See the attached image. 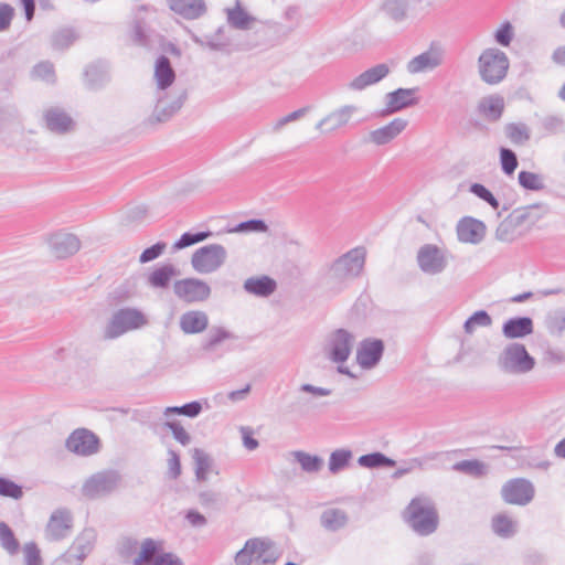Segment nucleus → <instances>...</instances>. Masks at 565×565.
Listing matches in <instances>:
<instances>
[{
	"label": "nucleus",
	"mask_w": 565,
	"mask_h": 565,
	"mask_svg": "<svg viewBox=\"0 0 565 565\" xmlns=\"http://www.w3.org/2000/svg\"><path fill=\"white\" fill-rule=\"evenodd\" d=\"M541 217L537 204L518 207L500 222L495 230V238L505 243L513 242Z\"/></svg>",
	"instance_id": "nucleus-1"
},
{
	"label": "nucleus",
	"mask_w": 565,
	"mask_h": 565,
	"mask_svg": "<svg viewBox=\"0 0 565 565\" xmlns=\"http://www.w3.org/2000/svg\"><path fill=\"white\" fill-rule=\"evenodd\" d=\"M280 553L276 544L263 537H253L235 554V565H275Z\"/></svg>",
	"instance_id": "nucleus-2"
},
{
	"label": "nucleus",
	"mask_w": 565,
	"mask_h": 565,
	"mask_svg": "<svg viewBox=\"0 0 565 565\" xmlns=\"http://www.w3.org/2000/svg\"><path fill=\"white\" fill-rule=\"evenodd\" d=\"M366 250L355 247L337 258L328 269V282L338 286L359 277L364 268Z\"/></svg>",
	"instance_id": "nucleus-3"
},
{
	"label": "nucleus",
	"mask_w": 565,
	"mask_h": 565,
	"mask_svg": "<svg viewBox=\"0 0 565 565\" xmlns=\"http://www.w3.org/2000/svg\"><path fill=\"white\" fill-rule=\"evenodd\" d=\"M405 519L409 526L420 535L431 534L438 525L435 504L427 497L414 498L406 509Z\"/></svg>",
	"instance_id": "nucleus-4"
},
{
	"label": "nucleus",
	"mask_w": 565,
	"mask_h": 565,
	"mask_svg": "<svg viewBox=\"0 0 565 565\" xmlns=\"http://www.w3.org/2000/svg\"><path fill=\"white\" fill-rule=\"evenodd\" d=\"M355 344V337L351 332L345 329H337L328 334L326 339V343L323 347V352L326 356L334 362L340 364L338 366V372L341 374H345L352 379H355L356 375L350 372L347 366H343L344 363Z\"/></svg>",
	"instance_id": "nucleus-5"
},
{
	"label": "nucleus",
	"mask_w": 565,
	"mask_h": 565,
	"mask_svg": "<svg viewBox=\"0 0 565 565\" xmlns=\"http://www.w3.org/2000/svg\"><path fill=\"white\" fill-rule=\"evenodd\" d=\"M121 475L113 469L102 470L86 478L81 487L82 495L87 500H99L111 495L121 484Z\"/></svg>",
	"instance_id": "nucleus-6"
},
{
	"label": "nucleus",
	"mask_w": 565,
	"mask_h": 565,
	"mask_svg": "<svg viewBox=\"0 0 565 565\" xmlns=\"http://www.w3.org/2000/svg\"><path fill=\"white\" fill-rule=\"evenodd\" d=\"M535 366V359L518 342L508 344L498 356V367L508 375H523Z\"/></svg>",
	"instance_id": "nucleus-7"
},
{
	"label": "nucleus",
	"mask_w": 565,
	"mask_h": 565,
	"mask_svg": "<svg viewBox=\"0 0 565 565\" xmlns=\"http://www.w3.org/2000/svg\"><path fill=\"white\" fill-rule=\"evenodd\" d=\"M510 66L507 54L497 47H489L481 52L478 58V71L481 79L495 85L503 81Z\"/></svg>",
	"instance_id": "nucleus-8"
},
{
	"label": "nucleus",
	"mask_w": 565,
	"mask_h": 565,
	"mask_svg": "<svg viewBox=\"0 0 565 565\" xmlns=\"http://www.w3.org/2000/svg\"><path fill=\"white\" fill-rule=\"evenodd\" d=\"M450 262V254L444 244L426 243L416 253V263L422 273L429 276L440 275Z\"/></svg>",
	"instance_id": "nucleus-9"
},
{
	"label": "nucleus",
	"mask_w": 565,
	"mask_h": 565,
	"mask_svg": "<svg viewBox=\"0 0 565 565\" xmlns=\"http://www.w3.org/2000/svg\"><path fill=\"white\" fill-rule=\"evenodd\" d=\"M147 323L143 313L137 309L126 308L116 311L104 331L105 339H116L128 331L139 329Z\"/></svg>",
	"instance_id": "nucleus-10"
},
{
	"label": "nucleus",
	"mask_w": 565,
	"mask_h": 565,
	"mask_svg": "<svg viewBox=\"0 0 565 565\" xmlns=\"http://www.w3.org/2000/svg\"><path fill=\"white\" fill-rule=\"evenodd\" d=\"M227 258V252L220 244H210L198 248L192 257L191 265L199 274H212L220 269Z\"/></svg>",
	"instance_id": "nucleus-11"
},
{
	"label": "nucleus",
	"mask_w": 565,
	"mask_h": 565,
	"mask_svg": "<svg viewBox=\"0 0 565 565\" xmlns=\"http://www.w3.org/2000/svg\"><path fill=\"white\" fill-rule=\"evenodd\" d=\"M157 103L151 116L147 119L150 125L161 124L168 121L177 114L185 100V92H180L170 95L167 92L163 94L156 93Z\"/></svg>",
	"instance_id": "nucleus-12"
},
{
	"label": "nucleus",
	"mask_w": 565,
	"mask_h": 565,
	"mask_svg": "<svg viewBox=\"0 0 565 565\" xmlns=\"http://www.w3.org/2000/svg\"><path fill=\"white\" fill-rule=\"evenodd\" d=\"M175 296L184 302L196 303L207 300L211 287L199 278H184L173 284Z\"/></svg>",
	"instance_id": "nucleus-13"
},
{
	"label": "nucleus",
	"mask_w": 565,
	"mask_h": 565,
	"mask_svg": "<svg viewBox=\"0 0 565 565\" xmlns=\"http://www.w3.org/2000/svg\"><path fill=\"white\" fill-rule=\"evenodd\" d=\"M535 494L534 484L524 478H515L507 481L502 489L501 495L507 503L515 505L529 504Z\"/></svg>",
	"instance_id": "nucleus-14"
},
{
	"label": "nucleus",
	"mask_w": 565,
	"mask_h": 565,
	"mask_svg": "<svg viewBox=\"0 0 565 565\" xmlns=\"http://www.w3.org/2000/svg\"><path fill=\"white\" fill-rule=\"evenodd\" d=\"M65 447L77 456L88 457L98 452L99 439L90 430L78 428L67 437Z\"/></svg>",
	"instance_id": "nucleus-15"
},
{
	"label": "nucleus",
	"mask_w": 565,
	"mask_h": 565,
	"mask_svg": "<svg viewBox=\"0 0 565 565\" xmlns=\"http://www.w3.org/2000/svg\"><path fill=\"white\" fill-rule=\"evenodd\" d=\"M358 111L359 107L355 105H343L320 119L316 125V129L321 135H331L345 127Z\"/></svg>",
	"instance_id": "nucleus-16"
},
{
	"label": "nucleus",
	"mask_w": 565,
	"mask_h": 565,
	"mask_svg": "<svg viewBox=\"0 0 565 565\" xmlns=\"http://www.w3.org/2000/svg\"><path fill=\"white\" fill-rule=\"evenodd\" d=\"M73 527V516L67 509L55 510L45 526L44 536L50 542H56L65 539Z\"/></svg>",
	"instance_id": "nucleus-17"
},
{
	"label": "nucleus",
	"mask_w": 565,
	"mask_h": 565,
	"mask_svg": "<svg viewBox=\"0 0 565 565\" xmlns=\"http://www.w3.org/2000/svg\"><path fill=\"white\" fill-rule=\"evenodd\" d=\"M22 136L18 109L13 105L0 106V138L11 142Z\"/></svg>",
	"instance_id": "nucleus-18"
},
{
	"label": "nucleus",
	"mask_w": 565,
	"mask_h": 565,
	"mask_svg": "<svg viewBox=\"0 0 565 565\" xmlns=\"http://www.w3.org/2000/svg\"><path fill=\"white\" fill-rule=\"evenodd\" d=\"M408 120L404 118H394L388 124L371 130L366 141L375 146H385L395 140L407 127Z\"/></svg>",
	"instance_id": "nucleus-19"
},
{
	"label": "nucleus",
	"mask_w": 565,
	"mask_h": 565,
	"mask_svg": "<svg viewBox=\"0 0 565 565\" xmlns=\"http://www.w3.org/2000/svg\"><path fill=\"white\" fill-rule=\"evenodd\" d=\"M418 88H398L396 90L390 92L385 95V107L382 110V115H392L399 110H403L407 107L414 106L418 103L415 94Z\"/></svg>",
	"instance_id": "nucleus-20"
},
{
	"label": "nucleus",
	"mask_w": 565,
	"mask_h": 565,
	"mask_svg": "<svg viewBox=\"0 0 565 565\" xmlns=\"http://www.w3.org/2000/svg\"><path fill=\"white\" fill-rule=\"evenodd\" d=\"M486 230L487 227L483 222L470 216L461 218L456 227L458 241L473 245L483 241Z\"/></svg>",
	"instance_id": "nucleus-21"
},
{
	"label": "nucleus",
	"mask_w": 565,
	"mask_h": 565,
	"mask_svg": "<svg viewBox=\"0 0 565 565\" xmlns=\"http://www.w3.org/2000/svg\"><path fill=\"white\" fill-rule=\"evenodd\" d=\"M444 62V53L438 49H430L413 57L406 66L409 74L430 72Z\"/></svg>",
	"instance_id": "nucleus-22"
},
{
	"label": "nucleus",
	"mask_w": 565,
	"mask_h": 565,
	"mask_svg": "<svg viewBox=\"0 0 565 565\" xmlns=\"http://www.w3.org/2000/svg\"><path fill=\"white\" fill-rule=\"evenodd\" d=\"M49 246L56 258H66L81 248L79 239L71 233H56L49 239Z\"/></svg>",
	"instance_id": "nucleus-23"
},
{
	"label": "nucleus",
	"mask_w": 565,
	"mask_h": 565,
	"mask_svg": "<svg viewBox=\"0 0 565 565\" xmlns=\"http://www.w3.org/2000/svg\"><path fill=\"white\" fill-rule=\"evenodd\" d=\"M47 129L54 134L64 135L75 128L74 119L62 108L51 107L44 113Z\"/></svg>",
	"instance_id": "nucleus-24"
},
{
	"label": "nucleus",
	"mask_w": 565,
	"mask_h": 565,
	"mask_svg": "<svg viewBox=\"0 0 565 565\" xmlns=\"http://www.w3.org/2000/svg\"><path fill=\"white\" fill-rule=\"evenodd\" d=\"M384 345L381 340H364L358 351L356 361L362 369L370 370L381 360Z\"/></svg>",
	"instance_id": "nucleus-25"
},
{
	"label": "nucleus",
	"mask_w": 565,
	"mask_h": 565,
	"mask_svg": "<svg viewBox=\"0 0 565 565\" xmlns=\"http://www.w3.org/2000/svg\"><path fill=\"white\" fill-rule=\"evenodd\" d=\"M388 73L390 67L386 64H377L349 82L348 88L355 92L363 90L364 88L382 81L388 75Z\"/></svg>",
	"instance_id": "nucleus-26"
},
{
	"label": "nucleus",
	"mask_w": 565,
	"mask_h": 565,
	"mask_svg": "<svg viewBox=\"0 0 565 565\" xmlns=\"http://www.w3.org/2000/svg\"><path fill=\"white\" fill-rule=\"evenodd\" d=\"M175 79L174 70L171 66L170 60L161 55L154 64V82L156 93L163 94L173 84Z\"/></svg>",
	"instance_id": "nucleus-27"
},
{
	"label": "nucleus",
	"mask_w": 565,
	"mask_h": 565,
	"mask_svg": "<svg viewBox=\"0 0 565 565\" xmlns=\"http://www.w3.org/2000/svg\"><path fill=\"white\" fill-rule=\"evenodd\" d=\"M207 326L209 317L201 310H190L180 317V328L185 334L201 333Z\"/></svg>",
	"instance_id": "nucleus-28"
},
{
	"label": "nucleus",
	"mask_w": 565,
	"mask_h": 565,
	"mask_svg": "<svg viewBox=\"0 0 565 565\" xmlns=\"http://www.w3.org/2000/svg\"><path fill=\"white\" fill-rule=\"evenodd\" d=\"M531 333H533V321L530 317L511 318L502 326V334L507 339L525 338Z\"/></svg>",
	"instance_id": "nucleus-29"
},
{
	"label": "nucleus",
	"mask_w": 565,
	"mask_h": 565,
	"mask_svg": "<svg viewBox=\"0 0 565 565\" xmlns=\"http://www.w3.org/2000/svg\"><path fill=\"white\" fill-rule=\"evenodd\" d=\"M97 534L94 529H84L68 548L79 561H83L92 553L96 543Z\"/></svg>",
	"instance_id": "nucleus-30"
},
{
	"label": "nucleus",
	"mask_w": 565,
	"mask_h": 565,
	"mask_svg": "<svg viewBox=\"0 0 565 565\" xmlns=\"http://www.w3.org/2000/svg\"><path fill=\"white\" fill-rule=\"evenodd\" d=\"M170 9L185 19H198L206 10L204 0H168Z\"/></svg>",
	"instance_id": "nucleus-31"
},
{
	"label": "nucleus",
	"mask_w": 565,
	"mask_h": 565,
	"mask_svg": "<svg viewBox=\"0 0 565 565\" xmlns=\"http://www.w3.org/2000/svg\"><path fill=\"white\" fill-rule=\"evenodd\" d=\"M503 109L504 99L499 95L486 96L478 104L479 114L489 121L499 120Z\"/></svg>",
	"instance_id": "nucleus-32"
},
{
	"label": "nucleus",
	"mask_w": 565,
	"mask_h": 565,
	"mask_svg": "<svg viewBox=\"0 0 565 565\" xmlns=\"http://www.w3.org/2000/svg\"><path fill=\"white\" fill-rule=\"evenodd\" d=\"M246 292L257 297H268L276 290V281L268 276L250 277L243 285Z\"/></svg>",
	"instance_id": "nucleus-33"
},
{
	"label": "nucleus",
	"mask_w": 565,
	"mask_h": 565,
	"mask_svg": "<svg viewBox=\"0 0 565 565\" xmlns=\"http://www.w3.org/2000/svg\"><path fill=\"white\" fill-rule=\"evenodd\" d=\"M349 516L344 510L338 508H329L322 511L320 523L322 527L330 532H337L347 526Z\"/></svg>",
	"instance_id": "nucleus-34"
},
{
	"label": "nucleus",
	"mask_w": 565,
	"mask_h": 565,
	"mask_svg": "<svg viewBox=\"0 0 565 565\" xmlns=\"http://www.w3.org/2000/svg\"><path fill=\"white\" fill-rule=\"evenodd\" d=\"M295 461L299 463L301 470L309 475L319 473L324 465L323 459L320 456L311 455L303 450H296L292 452Z\"/></svg>",
	"instance_id": "nucleus-35"
},
{
	"label": "nucleus",
	"mask_w": 565,
	"mask_h": 565,
	"mask_svg": "<svg viewBox=\"0 0 565 565\" xmlns=\"http://www.w3.org/2000/svg\"><path fill=\"white\" fill-rule=\"evenodd\" d=\"M177 275L173 265L168 264L156 268L147 277V282L152 288H167L171 279Z\"/></svg>",
	"instance_id": "nucleus-36"
},
{
	"label": "nucleus",
	"mask_w": 565,
	"mask_h": 565,
	"mask_svg": "<svg viewBox=\"0 0 565 565\" xmlns=\"http://www.w3.org/2000/svg\"><path fill=\"white\" fill-rule=\"evenodd\" d=\"M192 458L194 461L195 478L198 481L204 482L207 480L209 472L212 467V459L210 456L200 448L192 450Z\"/></svg>",
	"instance_id": "nucleus-37"
},
{
	"label": "nucleus",
	"mask_w": 565,
	"mask_h": 565,
	"mask_svg": "<svg viewBox=\"0 0 565 565\" xmlns=\"http://www.w3.org/2000/svg\"><path fill=\"white\" fill-rule=\"evenodd\" d=\"M160 548L159 542L152 539H146L140 544V551L134 558V565H151L153 559L157 557V553Z\"/></svg>",
	"instance_id": "nucleus-38"
},
{
	"label": "nucleus",
	"mask_w": 565,
	"mask_h": 565,
	"mask_svg": "<svg viewBox=\"0 0 565 565\" xmlns=\"http://www.w3.org/2000/svg\"><path fill=\"white\" fill-rule=\"evenodd\" d=\"M492 530L501 537H511L516 533L518 523L508 514L500 513L492 519Z\"/></svg>",
	"instance_id": "nucleus-39"
},
{
	"label": "nucleus",
	"mask_w": 565,
	"mask_h": 565,
	"mask_svg": "<svg viewBox=\"0 0 565 565\" xmlns=\"http://www.w3.org/2000/svg\"><path fill=\"white\" fill-rule=\"evenodd\" d=\"M226 12L228 23L235 29L247 30L255 20L239 6L238 2H236L235 8L227 9Z\"/></svg>",
	"instance_id": "nucleus-40"
},
{
	"label": "nucleus",
	"mask_w": 565,
	"mask_h": 565,
	"mask_svg": "<svg viewBox=\"0 0 565 565\" xmlns=\"http://www.w3.org/2000/svg\"><path fill=\"white\" fill-rule=\"evenodd\" d=\"M352 457H353V454L349 449H344V448L335 449L334 451H332L330 454V457H329V462H328L329 471L332 475L339 473L341 470H343L344 468H347L349 466Z\"/></svg>",
	"instance_id": "nucleus-41"
},
{
	"label": "nucleus",
	"mask_w": 565,
	"mask_h": 565,
	"mask_svg": "<svg viewBox=\"0 0 565 565\" xmlns=\"http://www.w3.org/2000/svg\"><path fill=\"white\" fill-rule=\"evenodd\" d=\"M236 337L222 327L212 328L207 338L202 344V349L206 352H213L224 341L235 339Z\"/></svg>",
	"instance_id": "nucleus-42"
},
{
	"label": "nucleus",
	"mask_w": 565,
	"mask_h": 565,
	"mask_svg": "<svg viewBox=\"0 0 565 565\" xmlns=\"http://www.w3.org/2000/svg\"><path fill=\"white\" fill-rule=\"evenodd\" d=\"M507 137L514 145H524L531 137L530 128L523 122H511L504 128Z\"/></svg>",
	"instance_id": "nucleus-43"
},
{
	"label": "nucleus",
	"mask_w": 565,
	"mask_h": 565,
	"mask_svg": "<svg viewBox=\"0 0 565 565\" xmlns=\"http://www.w3.org/2000/svg\"><path fill=\"white\" fill-rule=\"evenodd\" d=\"M77 39V35L75 31L71 28H63L57 31H55L51 36V43L52 47L54 50H65L68 46H71L75 40Z\"/></svg>",
	"instance_id": "nucleus-44"
},
{
	"label": "nucleus",
	"mask_w": 565,
	"mask_h": 565,
	"mask_svg": "<svg viewBox=\"0 0 565 565\" xmlns=\"http://www.w3.org/2000/svg\"><path fill=\"white\" fill-rule=\"evenodd\" d=\"M358 463L364 468L393 467L395 461L382 452H372L359 457Z\"/></svg>",
	"instance_id": "nucleus-45"
},
{
	"label": "nucleus",
	"mask_w": 565,
	"mask_h": 565,
	"mask_svg": "<svg viewBox=\"0 0 565 565\" xmlns=\"http://www.w3.org/2000/svg\"><path fill=\"white\" fill-rule=\"evenodd\" d=\"M492 324V319L484 310H478L471 315L463 323V330L467 334H472L477 328H487Z\"/></svg>",
	"instance_id": "nucleus-46"
},
{
	"label": "nucleus",
	"mask_w": 565,
	"mask_h": 565,
	"mask_svg": "<svg viewBox=\"0 0 565 565\" xmlns=\"http://www.w3.org/2000/svg\"><path fill=\"white\" fill-rule=\"evenodd\" d=\"M0 546L10 555L18 553L20 544L7 523L0 522Z\"/></svg>",
	"instance_id": "nucleus-47"
},
{
	"label": "nucleus",
	"mask_w": 565,
	"mask_h": 565,
	"mask_svg": "<svg viewBox=\"0 0 565 565\" xmlns=\"http://www.w3.org/2000/svg\"><path fill=\"white\" fill-rule=\"evenodd\" d=\"M408 8V0H386L384 3L386 14L397 22L406 18Z\"/></svg>",
	"instance_id": "nucleus-48"
},
{
	"label": "nucleus",
	"mask_w": 565,
	"mask_h": 565,
	"mask_svg": "<svg viewBox=\"0 0 565 565\" xmlns=\"http://www.w3.org/2000/svg\"><path fill=\"white\" fill-rule=\"evenodd\" d=\"M202 411L201 403L194 401L182 406H170L163 411L164 417L169 418L171 415H183L191 418L199 416Z\"/></svg>",
	"instance_id": "nucleus-49"
},
{
	"label": "nucleus",
	"mask_w": 565,
	"mask_h": 565,
	"mask_svg": "<svg viewBox=\"0 0 565 565\" xmlns=\"http://www.w3.org/2000/svg\"><path fill=\"white\" fill-rule=\"evenodd\" d=\"M518 181L520 185L526 190L540 191L544 189L543 177L534 172L520 171L518 175Z\"/></svg>",
	"instance_id": "nucleus-50"
},
{
	"label": "nucleus",
	"mask_w": 565,
	"mask_h": 565,
	"mask_svg": "<svg viewBox=\"0 0 565 565\" xmlns=\"http://www.w3.org/2000/svg\"><path fill=\"white\" fill-rule=\"evenodd\" d=\"M31 76L34 79H40L46 83H54L55 82V72L54 66L51 62L44 61L38 63L32 72Z\"/></svg>",
	"instance_id": "nucleus-51"
},
{
	"label": "nucleus",
	"mask_w": 565,
	"mask_h": 565,
	"mask_svg": "<svg viewBox=\"0 0 565 565\" xmlns=\"http://www.w3.org/2000/svg\"><path fill=\"white\" fill-rule=\"evenodd\" d=\"M454 470L479 477L486 472V465L478 460H462L454 465Z\"/></svg>",
	"instance_id": "nucleus-52"
},
{
	"label": "nucleus",
	"mask_w": 565,
	"mask_h": 565,
	"mask_svg": "<svg viewBox=\"0 0 565 565\" xmlns=\"http://www.w3.org/2000/svg\"><path fill=\"white\" fill-rule=\"evenodd\" d=\"M212 235L211 232H198V233H184L181 237L174 243V249H183L185 247L192 246L200 242L205 241Z\"/></svg>",
	"instance_id": "nucleus-53"
},
{
	"label": "nucleus",
	"mask_w": 565,
	"mask_h": 565,
	"mask_svg": "<svg viewBox=\"0 0 565 565\" xmlns=\"http://www.w3.org/2000/svg\"><path fill=\"white\" fill-rule=\"evenodd\" d=\"M500 163L502 171L511 175L515 169L518 168V158L516 154L508 148L500 149Z\"/></svg>",
	"instance_id": "nucleus-54"
},
{
	"label": "nucleus",
	"mask_w": 565,
	"mask_h": 565,
	"mask_svg": "<svg viewBox=\"0 0 565 565\" xmlns=\"http://www.w3.org/2000/svg\"><path fill=\"white\" fill-rule=\"evenodd\" d=\"M267 225L262 220H248L245 222L239 223L232 230H230L231 233H247V232H255V233H263L267 231Z\"/></svg>",
	"instance_id": "nucleus-55"
},
{
	"label": "nucleus",
	"mask_w": 565,
	"mask_h": 565,
	"mask_svg": "<svg viewBox=\"0 0 565 565\" xmlns=\"http://www.w3.org/2000/svg\"><path fill=\"white\" fill-rule=\"evenodd\" d=\"M0 495L20 499L23 495L22 488L10 479L0 477Z\"/></svg>",
	"instance_id": "nucleus-56"
},
{
	"label": "nucleus",
	"mask_w": 565,
	"mask_h": 565,
	"mask_svg": "<svg viewBox=\"0 0 565 565\" xmlns=\"http://www.w3.org/2000/svg\"><path fill=\"white\" fill-rule=\"evenodd\" d=\"M25 565H42L41 552L34 542H28L22 548Z\"/></svg>",
	"instance_id": "nucleus-57"
},
{
	"label": "nucleus",
	"mask_w": 565,
	"mask_h": 565,
	"mask_svg": "<svg viewBox=\"0 0 565 565\" xmlns=\"http://www.w3.org/2000/svg\"><path fill=\"white\" fill-rule=\"evenodd\" d=\"M514 31L510 22L502 23L493 33L494 41L501 46H509L513 40Z\"/></svg>",
	"instance_id": "nucleus-58"
},
{
	"label": "nucleus",
	"mask_w": 565,
	"mask_h": 565,
	"mask_svg": "<svg viewBox=\"0 0 565 565\" xmlns=\"http://www.w3.org/2000/svg\"><path fill=\"white\" fill-rule=\"evenodd\" d=\"M164 427L171 430L175 440H178L181 445L186 446L191 441V436L189 433L181 426L179 422L167 420L164 423Z\"/></svg>",
	"instance_id": "nucleus-59"
},
{
	"label": "nucleus",
	"mask_w": 565,
	"mask_h": 565,
	"mask_svg": "<svg viewBox=\"0 0 565 565\" xmlns=\"http://www.w3.org/2000/svg\"><path fill=\"white\" fill-rule=\"evenodd\" d=\"M470 192L473 193L479 199L488 202L493 209L499 207V201L484 185L480 183H473L470 186Z\"/></svg>",
	"instance_id": "nucleus-60"
},
{
	"label": "nucleus",
	"mask_w": 565,
	"mask_h": 565,
	"mask_svg": "<svg viewBox=\"0 0 565 565\" xmlns=\"http://www.w3.org/2000/svg\"><path fill=\"white\" fill-rule=\"evenodd\" d=\"M148 210L145 205H136L128 209L124 216V222L127 225L139 223L147 216Z\"/></svg>",
	"instance_id": "nucleus-61"
},
{
	"label": "nucleus",
	"mask_w": 565,
	"mask_h": 565,
	"mask_svg": "<svg viewBox=\"0 0 565 565\" xmlns=\"http://www.w3.org/2000/svg\"><path fill=\"white\" fill-rule=\"evenodd\" d=\"M167 247V244L163 243V242H159L148 248H146L140 257H139V262L141 264H146V263H149L156 258H158L166 249Z\"/></svg>",
	"instance_id": "nucleus-62"
},
{
	"label": "nucleus",
	"mask_w": 565,
	"mask_h": 565,
	"mask_svg": "<svg viewBox=\"0 0 565 565\" xmlns=\"http://www.w3.org/2000/svg\"><path fill=\"white\" fill-rule=\"evenodd\" d=\"M14 17V9L8 3H0V32L7 31Z\"/></svg>",
	"instance_id": "nucleus-63"
},
{
	"label": "nucleus",
	"mask_w": 565,
	"mask_h": 565,
	"mask_svg": "<svg viewBox=\"0 0 565 565\" xmlns=\"http://www.w3.org/2000/svg\"><path fill=\"white\" fill-rule=\"evenodd\" d=\"M151 565H183V562L173 553H163L158 555Z\"/></svg>",
	"instance_id": "nucleus-64"
}]
</instances>
